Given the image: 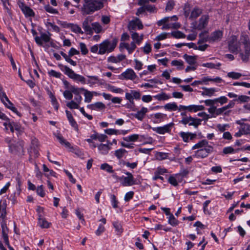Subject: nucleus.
<instances>
[{
  "label": "nucleus",
  "mask_w": 250,
  "mask_h": 250,
  "mask_svg": "<svg viewBox=\"0 0 250 250\" xmlns=\"http://www.w3.org/2000/svg\"><path fill=\"white\" fill-rule=\"evenodd\" d=\"M229 50L232 53H238L240 49V45L237 41V38L235 36H231L228 42Z\"/></svg>",
  "instance_id": "6e6552de"
},
{
  "label": "nucleus",
  "mask_w": 250,
  "mask_h": 250,
  "mask_svg": "<svg viewBox=\"0 0 250 250\" xmlns=\"http://www.w3.org/2000/svg\"><path fill=\"white\" fill-rule=\"evenodd\" d=\"M100 168L101 169L106 171L109 173H113V167L111 166L107 163H104L101 165Z\"/></svg>",
  "instance_id": "49530a36"
},
{
  "label": "nucleus",
  "mask_w": 250,
  "mask_h": 250,
  "mask_svg": "<svg viewBox=\"0 0 250 250\" xmlns=\"http://www.w3.org/2000/svg\"><path fill=\"white\" fill-rule=\"evenodd\" d=\"M92 25V32H93V31H94L96 33H100L102 30V27L100 24L99 23L97 22H95L94 23H92L91 24Z\"/></svg>",
  "instance_id": "c03bdc74"
},
{
  "label": "nucleus",
  "mask_w": 250,
  "mask_h": 250,
  "mask_svg": "<svg viewBox=\"0 0 250 250\" xmlns=\"http://www.w3.org/2000/svg\"><path fill=\"white\" fill-rule=\"evenodd\" d=\"M39 225L42 228H48L49 227V223L42 217V214L39 215Z\"/></svg>",
  "instance_id": "c85d7f7f"
},
{
  "label": "nucleus",
  "mask_w": 250,
  "mask_h": 250,
  "mask_svg": "<svg viewBox=\"0 0 250 250\" xmlns=\"http://www.w3.org/2000/svg\"><path fill=\"white\" fill-rule=\"evenodd\" d=\"M22 12L26 17H33L35 15V13L33 10L28 6L24 8V10Z\"/></svg>",
  "instance_id": "09e8293b"
},
{
  "label": "nucleus",
  "mask_w": 250,
  "mask_h": 250,
  "mask_svg": "<svg viewBox=\"0 0 250 250\" xmlns=\"http://www.w3.org/2000/svg\"><path fill=\"white\" fill-rule=\"evenodd\" d=\"M180 136L182 138L184 142H188L189 139L190 140L194 139L196 136V134L190 132H181L180 133Z\"/></svg>",
  "instance_id": "412c9836"
},
{
  "label": "nucleus",
  "mask_w": 250,
  "mask_h": 250,
  "mask_svg": "<svg viewBox=\"0 0 250 250\" xmlns=\"http://www.w3.org/2000/svg\"><path fill=\"white\" fill-rule=\"evenodd\" d=\"M146 11H147L151 13H156L157 12V8L154 5L149 4L145 5Z\"/></svg>",
  "instance_id": "774afa93"
},
{
  "label": "nucleus",
  "mask_w": 250,
  "mask_h": 250,
  "mask_svg": "<svg viewBox=\"0 0 250 250\" xmlns=\"http://www.w3.org/2000/svg\"><path fill=\"white\" fill-rule=\"evenodd\" d=\"M131 37L133 40L132 42H134L135 44H137L139 45L140 43L142 42L144 38V34H141L139 35L138 33L135 32H130Z\"/></svg>",
  "instance_id": "aec40b11"
},
{
  "label": "nucleus",
  "mask_w": 250,
  "mask_h": 250,
  "mask_svg": "<svg viewBox=\"0 0 250 250\" xmlns=\"http://www.w3.org/2000/svg\"><path fill=\"white\" fill-rule=\"evenodd\" d=\"M50 36L51 34L49 32H48V34L41 32L40 37L38 36L35 37V41L38 45L42 46L43 45V42H48L50 41L51 40Z\"/></svg>",
  "instance_id": "ddd939ff"
},
{
  "label": "nucleus",
  "mask_w": 250,
  "mask_h": 250,
  "mask_svg": "<svg viewBox=\"0 0 250 250\" xmlns=\"http://www.w3.org/2000/svg\"><path fill=\"white\" fill-rule=\"evenodd\" d=\"M65 113L66 114L67 119H68L69 123L71 124V126L73 127H74L75 129L78 130V125H77L76 122L75 121V119L73 118L71 112L69 111L66 110L65 111Z\"/></svg>",
  "instance_id": "a878e982"
},
{
  "label": "nucleus",
  "mask_w": 250,
  "mask_h": 250,
  "mask_svg": "<svg viewBox=\"0 0 250 250\" xmlns=\"http://www.w3.org/2000/svg\"><path fill=\"white\" fill-rule=\"evenodd\" d=\"M148 82H149L150 83H145L143 84L141 86L142 87H145L146 88H152L153 87V85L152 84V83H161L159 82V80H158L156 79H149L147 80Z\"/></svg>",
  "instance_id": "ea45409f"
},
{
  "label": "nucleus",
  "mask_w": 250,
  "mask_h": 250,
  "mask_svg": "<svg viewBox=\"0 0 250 250\" xmlns=\"http://www.w3.org/2000/svg\"><path fill=\"white\" fill-rule=\"evenodd\" d=\"M113 225L115 229L117 234H121L123 232V229L121 224L118 222H114Z\"/></svg>",
  "instance_id": "3c124183"
},
{
  "label": "nucleus",
  "mask_w": 250,
  "mask_h": 250,
  "mask_svg": "<svg viewBox=\"0 0 250 250\" xmlns=\"http://www.w3.org/2000/svg\"><path fill=\"white\" fill-rule=\"evenodd\" d=\"M221 65V64L220 63H218L215 64L211 62L204 63L202 64L203 66L209 68H218Z\"/></svg>",
  "instance_id": "864d4df0"
},
{
  "label": "nucleus",
  "mask_w": 250,
  "mask_h": 250,
  "mask_svg": "<svg viewBox=\"0 0 250 250\" xmlns=\"http://www.w3.org/2000/svg\"><path fill=\"white\" fill-rule=\"evenodd\" d=\"M152 117L155 119V123H159L163 121L164 118L166 117L167 115L162 113H157L151 115Z\"/></svg>",
  "instance_id": "c9c22d12"
},
{
  "label": "nucleus",
  "mask_w": 250,
  "mask_h": 250,
  "mask_svg": "<svg viewBox=\"0 0 250 250\" xmlns=\"http://www.w3.org/2000/svg\"><path fill=\"white\" fill-rule=\"evenodd\" d=\"M227 76L230 78H232L234 80H237L239 79L242 75L238 72H231L228 73Z\"/></svg>",
  "instance_id": "4d7b16f0"
},
{
  "label": "nucleus",
  "mask_w": 250,
  "mask_h": 250,
  "mask_svg": "<svg viewBox=\"0 0 250 250\" xmlns=\"http://www.w3.org/2000/svg\"><path fill=\"white\" fill-rule=\"evenodd\" d=\"M44 9L45 11L48 13H51V14H58V11L50 6L49 5H47L44 6Z\"/></svg>",
  "instance_id": "680f3d73"
},
{
  "label": "nucleus",
  "mask_w": 250,
  "mask_h": 250,
  "mask_svg": "<svg viewBox=\"0 0 250 250\" xmlns=\"http://www.w3.org/2000/svg\"><path fill=\"white\" fill-rule=\"evenodd\" d=\"M90 137L92 138L95 140H98L101 143L105 141L106 142L107 140H106L107 138V136L106 135L104 134H100L95 131H94V133L92 134Z\"/></svg>",
  "instance_id": "4be33fe9"
},
{
  "label": "nucleus",
  "mask_w": 250,
  "mask_h": 250,
  "mask_svg": "<svg viewBox=\"0 0 250 250\" xmlns=\"http://www.w3.org/2000/svg\"><path fill=\"white\" fill-rule=\"evenodd\" d=\"M127 27L129 31L132 32H135L136 29H142L144 26L141 20L139 18H136L129 21Z\"/></svg>",
  "instance_id": "1a4fd4ad"
},
{
  "label": "nucleus",
  "mask_w": 250,
  "mask_h": 250,
  "mask_svg": "<svg viewBox=\"0 0 250 250\" xmlns=\"http://www.w3.org/2000/svg\"><path fill=\"white\" fill-rule=\"evenodd\" d=\"M222 36L223 33L221 31L218 30L213 32L209 37L210 42L220 41Z\"/></svg>",
  "instance_id": "b1692460"
},
{
  "label": "nucleus",
  "mask_w": 250,
  "mask_h": 250,
  "mask_svg": "<svg viewBox=\"0 0 250 250\" xmlns=\"http://www.w3.org/2000/svg\"><path fill=\"white\" fill-rule=\"evenodd\" d=\"M63 67V71L65 74L67 75L70 78L78 83H81L82 84H86V79L83 76L75 73L73 70L67 66H64Z\"/></svg>",
  "instance_id": "39448f33"
},
{
  "label": "nucleus",
  "mask_w": 250,
  "mask_h": 250,
  "mask_svg": "<svg viewBox=\"0 0 250 250\" xmlns=\"http://www.w3.org/2000/svg\"><path fill=\"white\" fill-rule=\"evenodd\" d=\"M241 43L243 45L244 52H240L239 56L244 62H248L250 56V39L247 34H242L240 37Z\"/></svg>",
  "instance_id": "7ed1b4c3"
},
{
  "label": "nucleus",
  "mask_w": 250,
  "mask_h": 250,
  "mask_svg": "<svg viewBox=\"0 0 250 250\" xmlns=\"http://www.w3.org/2000/svg\"><path fill=\"white\" fill-rule=\"evenodd\" d=\"M224 112L225 115H228L229 114V111H226L224 107L219 108H217L216 107L215 117L218 115L222 114Z\"/></svg>",
  "instance_id": "13d9d810"
},
{
  "label": "nucleus",
  "mask_w": 250,
  "mask_h": 250,
  "mask_svg": "<svg viewBox=\"0 0 250 250\" xmlns=\"http://www.w3.org/2000/svg\"><path fill=\"white\" fill-rule=\"evenodd\" d=\"M197 115L199 117L203 118V119H201L202 121L204 120L205 121H207L209 118H210V115L208 114L205 112L199 113H198Z\"/></svg>",
  "instance_id": "338daca9"
},
{
  "label": "nucleus",
  "mask_w": 250,
  "mask_h": 250,
  "mask_svg": "<svg viewBox=\"0 0 250 250\" xmlns=\"http://www.w3.org/2000/svg\"><path fill=\"white\" fill-rule=\"evenodd\" d=\"M199 149L195 151L193 156L197 158H204L207 157L209 154L212 153L213 151L212 146L208 144V142L204 139L199 141L194 145L192 149Z\"/></svg>",
  "instance_id": "f257e3e1"
},
{
  "label": "nucleus",
  "mask_w": 250,
  "mask_h": 250,
  "mask_svg": "<svg viewBox=\"0 0 250 250\" xmlns=\"http://www.w3.org/2000/svg\"><path fill=\"white\" fill-rule=\"evenodd\" d=\"M164 108L168 111H175L178 110L179 111V106H178L177 104L174 102L166 104L164 106Z\"/></svg>",
  "instance_id": "cd10ccee"
},
{
  "label": "nucleus",
  "mask_w": 250,
  "mask_h": 250,
  "mask_svg": "<svg viewBox=\"0 0 250 250\" xmlns=\"http://www.w3.org/2000/svg\"><path fill=\"white\" fill-rule=\"evenodd\" d=\"M139 135L134 134L127 137H124L123 140L127 142H135L139 139Z\"/></svg>",
  "instance_id": "37998d69"
},
{
  "label": "nucleus",
  "mask_w": 250,
  "mask_h": 250,
  "mask_svg": "<svg viewBox=\"0 0 250 250\" xmlns=\"http://www.w3.org/2000/svg\"><path fill=\"white\" fill-rule=\"evenodd\" d=\"M136 47L134 42H131L130 44L125 42H121L119 44L120 50L123 52L125 49H126L129 54H131Z\"/></svg>",
  "instance_id": "f8f14e48"
},
{
  "label": "nucleus",
  "mask_w": 250,
  "mask_h": 250,
  "mask_svg": "<svg viewBox=\"0 0 250 250\" xmlns=\"http://www.w3.org/2000/svg\"><path fill=\"white\" fill-rule=\"evenodd\" d=\"M126 153L127 151L125 149L120 148L115 151L114 155L118 159H121Z\"/></svg>",
  "instance_id": "a19ab883"
},
{
  "label": "nucleus",
  "mask_w": 250,
  "mask_h": 250,
  "mask_svg": "<svg viewBox=\"0 0 250 250\" xmlns=\"http://www.w3.org/2000/svg\"><path fill=\"white\" fill-rule=\"evenodd\" d=\"M202 89L204 90V91L201 93L202 96H208L211 97L215 92V89L213 88H208L207 87H203Z\"/></svg>",
  "instance_id": "f704fd0d"
},
{
  "label": "nucleus",
  "mask_w": 250,
  "mask_h": 250,
  "mask_svg": "<svg viewBox=\"0 0 250 250\" xmlns=\"http://www.w3.org/2000/svg\"><path fill=\"white\" fill-rule=\"evenodd\" d=\"M239 129L244 133V134H248L250 133V125L247 124H243Z\"/></svg>",
  "instance_id": "8fccbe9b"
},
{
  "label": "nucleus",
  "mask_w": 250,
  "mask_h": 250,
  "mask_svg": "<svg viewBox=\"0 0 250 250\" xmlns=\"http://www.w3.org/2000/svg\"><path fill=\"white\" fill-rule=\"evenodd\" d=\"M106 1V0H84L82 12L83 15L91 14L103 8Z\"/></svg>",
  "instance_id": "f03ea898"
},
{
  "label": "nucleus",
  "mask_w": 250,
  "mask_h": 250,
  "mask_svg": "<svg viewBox=\"0 0 250 250\" xmlns=\"http://www.w3.org/2000/svg\"><path fill=\"white\" fill-rule=\"evenodd\" d=\"M154 98L158 101H165L169 99L170 96L164 92H162L154 96Z\"/></svg>",
  "instance_id": "58836bf2"
},
{
  "label": "nucleus",
  "mask_w": 250,
  "mask_h": 250,
  "mask_svg": "<svg viewBox=\"0 0 250 250\" xmlns=\"http://www.w3.org/2000/svg\"><path fill=\"white\" fill-rule=\"evenodd\" d=\"M79 46L81 49V53L83 55H85L88 53V50L85 43L83 42H80L79 43Z\"/></svg>",
  "instance_id": "052dcab7"
},
{
  "label": "nucleus",
  "mask_w": 250,
  "mask_h": 250,
  "mask_svg": "<svg viewBox=\"0 0 250 250\" xmlns=\"http://www.w3.org/2000/svg\"><path fill=\"white\" fill-rule=\"evenodd\" d=\"M184 59L190 65L194 64L196 63L197 57L195 56H189L187 54H184Z\"/></svg>",
  "instance_id": "72a5a7b5"
},
{
  "label": "nucleus",
  "mask_w": 250,
  "mask_h": 250,
  "mask_svg": "<svg viewBox=\"0 0 250 250\" xmlns=\"http://www.w3.org/2000/svg\"><path fill=\"white\" fill-rule=\"evenodd\" d=\"M202 120L201 119L195 118L189 116V117H184L179 122L180 123L186 125L188 124L190 126H193L197 128L201 125Z\"/></svg>",
  "instance_id": "0eeeda50"
},
{
  "label": "nucleus",
  "mask_w": 250,
  "mask_h": 250,
  "mask_svg": "<svg viewBox=\"0 0 250 250\" xmlns=\"http://www.w3.org/2000/svg\"><path fill=\"white\" fill-rule=\"evenodd\" d=\"M121 76L125 80H134L137 78V75L134 70L131 68L127 69L125 72H123Z\"/></svg>",
  "instance_id": "f3484780"
},
{
  "label": "nucleus",
  "mask_w": 250,
  "mask_h": 250,
  "mask_svg": "<svg viewBox=\"0 0 250 250\" xmlns=\"http://www.w3.org/2000/svg\"><path fill=\"white\" fill-rule=\"evenodd\" d=\"M70 89L72 93H74L75 95L80 94L82 91L84 90V88L83 87L78 88L73 85L70 86Z\"/></svg>",
  "instance_id": "603ef678"
},
{
  "label": "nucleus",
  "mask_w": 250,
  "mask_h": 250,
  "mask_svg": "<svg viewBox=\"0 0 250 250\" xmlns=\"http://www.w3.org/2000/svg\"><path fill=\"white\" fill-rule=\"evenodd\" d=\"M171 64L172 66H177V68L179 70H182L184 68V62L181 60L172 61Z\"/></svg>",
  "instance_id": "79ce46f5"
},
{
  "label": "nucleus",
  "mask_w": 250,
  "mask_h": 250,
  "mask_svg": "<svg viewBox=\"0 0 250 250\" xmlns=\"http://www.w3.org/2000/svg\"><path fill=\"white\" fill-rule=\"evenodd\" d=\"M92 21V19L88 17L85 19L83 22V28L85 32L87 34L92 35L93 34L92 29L90 26V23Z\"/></svg>",
  "instance_id": "a211bd4d"
},
{
  "label": "nucleus",
  "mask_w": 250,
  "mask_h": 250,
  "mask_svg": "<svg viewBox=\"0 0 250 250\" xmlns=\"http://www.w3.org/2000/svg\"><path fill=\"white\" fill-rule=\"evenodd\" d=\"M178 19L177 17L176 16H173L172 17H167L161 19L160 21H158L157 22V25L158 26H161L162 25L165 24L167 22L169 21L170 20H173L174 21H177Z\"/></svg>",
  "instance_id": "7c9ffc66"
},
{
  "label": "nucleus",
  "mask_w": 250,
  "mask_h": 250,
  "mask_svg": "<svg viewBox=\"0 0 250 250\" xmlns=\"http://www.w3.org/2000/svg\"><path fill=\"white\" fill-rule=\"evenodd\" d=\"M48 73L50 76L54 77L57 78H60L62 76V74L60 72H57L54 70H50Z\"/></svg>",
  "instance_id": "0e129e2a"
},
{
  "label": "nucleus",
  "mask_w": 250,
  "mask_h": 250,
  "mask_svg": "<svg viewBox=\"0 0 250 250\" xmlns=\"http://www.w3.org/2000/svg\"><path fill=\"white\" fill-rule=\"evenodd\" d=\"M6 203L5 201H0V219L4 221L6 215Z\"/></svg>",
  "instance_id": "6ab92c4d"
},
{
  "label": "nucleus",
  "mask_w": 250,
  "mask_h": 250,
  "mask_svg": "<svg viewBox=\"0 0 250 250\" xmlns=\"http://www.w3.org/2000/svg\"><path fill=\"white\" fill-rule=\"evenodd\" d=\"M209 19L208 15H202L199 20V23L196 27V29L200 30L204 29L208 24Z\"/></svg>",
  "instance_id": "dca6fc26"
},
{
  "label": "nucleus",
  "mask_w": 250,
  "mask_h": 250,
  "mask_svg": "<svg viewBox=\"0 0 250 250\" xmlns=\"http://www.w3.org/2000/svg\"><path fill=\"white\" fill-rule=\"evenodd\" d=\"M83 91L84 96V102L86 103H90L92 101L94 94H97V93L96 92L90 91L85 88Z\"/></svg>",
  "instance_id": "393cba45"
},
{
  "label": "nucleus",
  "mask_w": 250,
  "mask_h": 250,
  "mask_svg": "<svg viewBox=\"0 0 250 250\" xmlns=\"http://www.w3.org/2000/svg\"><path fill=\"white\" fill-rule=\"evenodd\" d=\"M171 34L176 39L185 38L186 37V35L180 31L172 32Z\"/></svg>",
  "instance_id": "6e6d98bb"
},
{
  "label": "nucleus",
  "mask_w": 250,
  "mask_h": 250,
  "mask_svg": "<svg viewBox=\"0 0 250 250\" xmlns=\"http://www.w3.org/2000/svg\"><path fill=\"white\" fill-rule=\"evenodd\" d=\"M118 42L117 39H114L111 41L105 40L99 44L98 54L103 55L106 53L112 52L116 47Z\"/></svg>",
  "instance_id": "20e7f679"
},
{
  "label": "nucleus",
  "mask_w": 250,
  "mask_h": 250,
  "mask_svg": "<svg viewBox=\"0 0 250 250\" xmlns=\"http://www.w3.org/2000/svg\"><path fill=\"white\" fill-rule=\"evenodd\" d=\"M56 137L57 139L59 140L60 144H61L62 145H64L65 146L67 147H70V144L68 142L66 141L62 135L58 134L56 136Z\"/></svg>",
  "instance_id": "de8ad7c7"
},
{
  "label": "nucleus",
  "mask_w": 250,
  "mask_h": 250,
  "mask_svg": "<svg viewBox=\"0 0 250 250\" xmlns=\"http://www.w3.org/2000/svg\"><path fill=\"white\" fill-rule=\"evenodd\" d=\"M89 79L87 81L86 83L89 84L90 86H92L99 82L98 77L95 76H88Z\"/></svg>",
  "instance_id": "e433bc0d"
},
{
  "label": "nucleus",
  "mask_w": 250,
  "mask_h": 250,
  "mask_svg": "<svg viewBox=\"0 0 250 250\" xmlns=\"http://www.w3.org/2000/svg\"><path fill=\"white\" fill-rule=\"evenodd\" d=\"M104 132L105 133L110 135L113 134H120V132L119 130L112 128L106 129L104 130Z\"/></svg>",
  "instance_id": "e2e57ef3"
},
{
  "label": "nucleus",
  "mask_w": 250,
  "mask_h": 250,
  "mask_svg": "<svg viewBox=\"0 0 250 250\" xmlns=\"http://www.w3.org/2000/svg\"><path fill=\"white\" fill-rule=\"evenodd\" d=\"M13 148L15 151H17L19 154H21L23 152V146L21 143H18L15 146H13Z\"/></svg>",
  "instance_id": "bf43d9fd"
},
{
  "label": "nucleus",
  "mask_w": 250,
  "mask_h": 250,
  "mask_svg": "<svg viewBox=\"0 0 250 250\" xmlns=\"http://www.w3.org/2000/svg\"><path fill=\"white\" fill-rule=\"evenodd\" d=\"M125 174L127 175L126 177L124 176L117 177L115 175H113V176L116 178L122 186L124 187L131 186L135 184V180L133 175L129 172H126Z\"/></svg>",
  "instance_id": "423d86ee"
},
{
  "label": "nucleus",
  "mask_w": 250,
  "mask_h": 250,
  "mask_svg": "<svg viewBox=\"0 0 250 250\" xmlns=\"http://www.w3.org/2000/svg\"><path fill=\"white\" fill-rule=\"evenodd\" d=\"M148 109L147 108L143 107L140 110L137 111L133 116L138 120L142 121Z\"/></svg>",
  "instance_id": "5701e85b"
},
{
  "label": "nucleus",
  "mask_w": 250,
  "mask_h": 250,
  "mask_svg": "<svg viewBox=\"0 0 250 250\" xmlns=\"http://www.w3.org/2000/svg\"><path fill=\"white\" fill-rule=\"evenodd\" d=\"M67 27L71 29V31L75 33H79L83 34V32L81 29V27L77 24L69 23L67 24Z\"/></svg>",
  "instance_id": "473e14b6"
},
{
  "label": "nucleus",
  "mask_w": 250,
  "mask_h": 250,
  "mask_svg": "<svg viewBox=\"0 0 250 250\" xmlns=\"http://www.w3.org/2000/svg\"><path fill=\"white\" fill-rule=\"evenodd\" d=\"M79 105L80 104L73 100H71L70 102H68L66 104V106L71 109H79L80 107Z\"/></svg>",
  "instance_id": "a18cd8bd"
},
{
  "label": "nucleus",
  "mask_w": 250,
  "mask_h": 250,
  "mask_svg": "<svg viewBox=\"0 0 250 250\" xmlns=\"http://www.w3.org/2000/svg\"><path fill=\"white\" fill-rule=\"evenodd\" d=\"M5 125H8V127H9V129L11 132L13 133L15 130L20 132L21 131V126L14 123V122H11V123H8V124H5Z\"/></svg>",
  "instance_id": "c756f323"
},
{
  "label": "nucleus",
  "mask_w": 250,
  "mask_h": 250,
  "mask_svg": "<svg viewBox=\"0 0 250 250\" xmlns=\"http://www.w3.org/2000/svg\"><path fill=\"white\" fill-rule=\"evenodd\" d=\"M29 153L31 157L34 158L38 157L39 155V143L37 139H34L32 140Z\"/></svg>",
  "instance_id": "9b49d317"
},
{
  "label": "nucleus",
  "mask_w": 250,
  "mask_h": 250,
  "mask_svg": "<svg viewBox=\"0 0 250 250\" xmlns=\"http://www.w3.org/2000/svg\"><path fill=\"white\" fill-rule=\"evenodd\" d=\"M202 13V10L200 8L195 7L191 11L189 19L192 20L196 19Z\"/></svg>",
  "instance_id": "2f4dec72"
},
{
  "label": "nucleus",
  "mask_w": 250,
  "mask_h": 250,
  "mask_svg": "<svg viewBox=\"0 0 250 250\" xmlns=\"http://www.w3.org/2000/svg\"><path fill=\"white\" fill-rule=\"evenodd\" d=\"M87 108L91 110H100L105 108V105L102 102H97L94 104H89L87 106Z\"/></svg>",
  "instance_id": "bb28decb"
},
{
  "label": "nucleus",
  "mask_w": 250,
  "mask_h": 250,
  "mask_svg": "<svg viewBox=\"0 0 250 250\" xmlns=\"http://www.w3.org/2000/svg\"><path fill=\"white\" fill-rule=\"evenodd\" d=\"M174 124L172 123L167 124L163 126L157 127H152V129L160 134H164L166 133H169L171 131V128L173 127Z\"/></svg>",
  "instance_id": "4468645a"
},
{
  "label": "nucleus",
  "mask_w": 250,
  "mask_h": 250,
  "mask_svg": "<svg viewBox=\"0 0 250 250\" xmlns=\"http://www.w3.org/2000/svg\"><path fill=\"white\" fill-rule=\"evenodd\" d=\"M200 39L199 40L198 43H201L206 42H210L209 37L207 35V32H203L199 34Z\"/></svg>",
  "instance_id": "4c0bfd02"
},
{
  "label": "nucleus",
  "mask_w": 250,
  "mask_h": 250,
  "mask_svg": "<svg viewBox=\"0 0 250 250\" xmlns=\"http://www.w3.org/2000/svg\"><path fill=\"white\" fill-rule=\"evenodd\" d=\"M111 144L109 140L106 141V144L101 143L97 146L98 149L102 155H107L111 149Z\"/></svg>",
  "instance_id": "2eb2a0df"
},
{
  "label": "nucleus",
  "mask_w": 250,
  "mask_h": 250,
  "mask_svg": "<svg viewBox=\"0 0 250 250\" xmlns=\"http://www.w3.org/2000/svg\"><path fill=\"white\" fill-rule=\"evenodd\" d=\"M200 103H204L207 106H209L210 107L213 106L216 103L215 99L213 100L208 99L205 101H200Z\"/></svg>",
  "instance_id": "69168bd1"
},
{
  "label": "nucleus",
  "mask_w": 250,
  "mask_h": 250,
  "mask_svg": "<svg viewBox=\"0 0 250 250\" xmlns=\"http://www.w3.org/2000/svg\"><path fill=\"white\" fill-rule=\"evenodd\" d=\"M205 109L204 106L202 105L191 104L188 106L180 105L179 111L187 110L190 112H196L199 111H202Z\"/></svg>",
  "instance_id": "9d476101"
},
{
  "label": "nucleus",
  "mask_w": 250,
  "mask_h": 250,
  "mask_svg": "<svg viewBox=\"0 0 250 250\" xmlns=\"http://www.w3.org/2000/svg\"><path fill=\"white\" fill-rule=\"evenodd\" d=\"M168 223L172 226H176L179 223L178 220L174 217V216L173 214L170 215L169 218H168Z\"/></svg>",
  "instance_id": "5fc2aeb1"
}]
</instances>
